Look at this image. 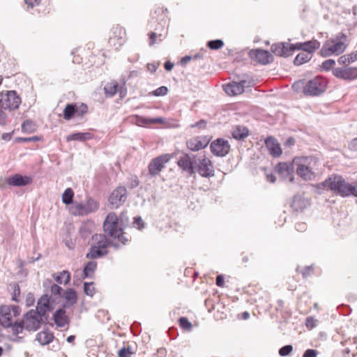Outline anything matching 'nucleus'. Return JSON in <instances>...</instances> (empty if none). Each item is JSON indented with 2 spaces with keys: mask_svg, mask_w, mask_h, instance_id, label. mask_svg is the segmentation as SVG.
<instances>
[{
  "mask_svg": "<svg viewBox=\"0 0 357 357\" xmlns=\"http://www.w3.org/2000/svg\"><path fill=\"white\" fill-rule=\"evenodd\" d=\"M224 45V43L222 40H212L207 43V46L211 50H218Z\"/></svg>",
  "mask_w": 357,
  "mask_h": 357,
  "instance_id": "49530a36",
  "label": "nucleus"
},
{
  "mask_svg": "<svg viewBox=\"0 0 357 357\" xmlns=\"http://www.w3.org/2000/svg\"><path fill=\"white\" fill-rule=\"evenodd\" d=\"M149 45L152 46L155 43H160L163 40V39L165 38V35L163 33H158L155 32H151L149 34Z\"/></svg>",
  "mask_w": 357,
  "mask_h": 357,
  "instance_id": "79ce46f5",
  "label": "nucleus"
},
{
  "mask_svg": "<svg viewBox=\"0 0 357 357\" xmlns=\"http://www.w3.org/2000/svg\"><path fill=\"white\" fill-rule=\"evenodd\" d=\"M133 119L135 123L139 126L153 123H163L165 122L164 119L162 117L146 118L139 115H135Z\"/></svg>",
  "mask_w": 357,
  "mask_h": 357,
  "instance_id": "393cba45",
  "label": "nucleus"
},
{
  "mask_svg": "<svg viewBox=\"0 0 357 357\" xmlns=\"http://www.w3.org/2000/svg\"><path fill=\"white\" fill-rule=\"evenodd\" d=\"M317 319H314L312 317H309L306 319L305 325L307 328L312 329L317 324Z\"/></svg>",
  "mask_w": 357,
  "mask_h": 357,
  "instance_id": "6e6d98bb",
  "label": "nucleus"
},
{
  "mask_svg": "<svg viewBox=\"0 0 357 357\" xmlns=\"http://www.w3.org/2000/svg\"><path fill=\"white\" fill-rule=\"evenodd\" d=\"M139 185V180L137 176H133L130 178V186L131 188H135Z\"/></svg>",
  "mask_w": 357,
  "mask_h": 357,
  "instance_id": "69168bd1",
  "label": "nucleus"
},
{
  "mask_svg": "<svg viewBox=\"0 0 357 357\" xmlns=\"http://www.w3.org/2000/svg\"><path fill=\"white\" fill-rule=\"evenodd\" d=\"M170 159L171 155L169 154H164L151 160L148 166L150 175L151 176L158 175Z\"/></svg>",
  "mask_w": 357,
  "mask_h": 357,
  "instance_id": "f8f14e48",
  "label": "nucleus"
},
{
  "mask_svg": "<svg viewBox=\"0 0 357 357\" xmlns=\"http://www.w3.org/2000/svg\"><path fill=\"white\" fill-rule=\"evenodd\" d=\"M312 59V55H310V53H307L306 52H301L297 54L296 56L294 63L296 66H300L303 63H307Z\"/></svg>",
  "mask_w": 357,
  "mask_h": 357,
  "instance_id": "58836bf2",
  "label": "nucleus"
},
{
  "mask_svg": "<svg viewBox=\"0 0 357 357\" xmlns=\"http://www.w3.org/2000/svg\"><path fill=\"white\" fill-rule=\"evenodd\" d=\"M321 46L320 43L317 40H312L305 43H296L291 44V50H300L303 52L310 53V55L312 56V54L319 49Z\"/></svg>",
  "mask_w": 357,
  "mask_h": 357,
  "instance_id": "dca6fc26",
  "label": "nucleus"
},
{
  "mask_svg": "<svg viewBox=\"0 0 357 357\" xmlns=\"http://www.w3.org/2000/svg\"><path fill=\"white\" fill-rule=\"evenodd\" d=\"M328 82L322 76H316L309 81L299 79L291 86L295 93L305 96H319L326 90Z\"/></svg>",
  "mask_w": 357,
  "mask_h": 357,
  "instance_id": "f257e3e1",
  "label": "nucleus"
},
{
  "mask_svg": "<svg viewBox=\"0 0 357 357\" xmlns=\"http://www.w3.org/2000/svg\"><path fill=\"white\" fill-rule=\"evenodd\" d=\"M8 123V115L3 109L0 107V125L5 126Z\"/></svg>",
  "mask_w": 357,
  "mask_h": 357,
  "instance_id": "4d7b16f0",
  "label": "nucleus"
},
{
  "mask_svg": "<svg viewBox=\"0 0 357 357\" xmlns=\"http://www.w3.org/2000/svg\"><path fill=\"white\" fill-rule=\"evenodd\" d=\"M346 40V36L344 34L328 39L323 45L319 54L324 57L340 55L347 48Z\"/></svg>",
  "mask_w": 357,
  "mask_h": 357,
  "instance_id": "20e7f679",
  "label": "nucleus"
},
{
  "mask_svg": "<svg viewBox=\"0 0 357 357\" xmlns=\"http://www.w3.org/2000/svg\"><path fill=\"white\" fill-rule=\"evenodd\" d=\"M271 50L277 56L287 57L290 52V45L287 43H275Z\"/></svg>",
  "mask_w": 357,
  "mask_h": 357,
  "instance_id": "b1692460",
  "label": "nucleus"
},
{
  "mask_svg": "<svg viewBox=\"0 0 357 357\" xmlns=\"http://www.w3.org/2000/svg\"><path fill=\"white\" fill-rule=\"evenodd\" d=\"M133 354L130 347H123L118 351V357H130Z\"/></svg>",
  "mask_w": 357,
  "mask_h": 357,
  "instance_id": "3c124183",
  "label": "nucleus"
},
{
  "mask_svg": "<svg viewBox=\"0 0 357 357\" xmlns=\"http://www.w3.org/2000/svg\"><path fill=\"white\" fill-rule=\"evenodd\" d=\"M293 163L296 165L297 174L303 179L310 181L315 178L314 169L318 165L317 158L313 156L296 157Z\"/></svg>",
  "mask_w": 357,
  "mask_h": 357,
  "instance_id": "7ed1b4c3",
  "label": "nucleus"
},
{
  "mask_svg": "<svg viewBox=\"0 0 357 357\" xmlns=\"http://www.w3.org/2000/svg\"><path fill=\"white\" fill-rule=\"evenodd\" d=\"M64 308L63 307L59 308L53 314L54 324L59 328L68 327L70 324V319L66 315Z\"/></svg>",
  "mask_w": 357,
  "mask_h": 357,
  "instance_id": "6ab92c4d",
  "label": "nucleus"
},
{
  "mask_svg": "<svg viewBox=\"0 0 357 357\" xmlns=\"http://www.w3.org/2000/svg\"><path fill=\"white\" fill-rule=\"evenodd\" d=\"M93 138V134L91 132H76L73 133L66 137V141H79L85 142Z\"/></svg>",
  "mask_w": 357,
  "mask_h": 357,
  "instance_id": "c756f323",
  "label": "nucleus"
},
{
  "mask_svg": "<svg viewBox=\"0 0 357 357\" xmlns=\"http://www.w3.org/2000/svg\"><path fill=\"white\" fill-rule=\"evenodd\" d=\"M224 282H225L223 276L221 275H218L215 281L216 285L218 287H223Z\"/></svg>",
  "mask_w": 357,
  "mask_h": 357,
  "instance_id": "774afa93",
  "label": "nucleus"
},
{
  "mask_svg": "<svg viewBox=\"0 0 357 357\" xmlns=\"http://www.w3.org/2000/svg\"><path fill=\"white\" fill-rule=\"evenodd\" d=\"M126 188L123 186H119L111 193L109 197V202L113 207L118 208L126 202Z\"/></svg>",
  "mask_w": 357,
  "mask_h": 357,
  "instance_id": "2eb2a0df",
  "label": "nucleus"
},
{
  "mask_svg": "<svg viewBox=\"0 0 357 357\" xmlns=\"http://www.w3.org/2000/svg\"><path fill=\"white\" fill-rule=\"evenodd\" d=\"M43 316L38 314V312L29 310L24 317L23 322L24 328L29 331H36L40 327L43 321Z\"/></svg>",
  "mask_w": 357,
  "mask_h": 357,
  "instance_id": "9d476101",
  "label": "nucleus"
},
{
  "mask_svg": "<svg viewBox=\"0 0 357 357\" xmlns=\"http://www.w3.org/2000/svg\"><path fill=\"white\" fill-rule=\"evenodd\" d=\"M31 182L32 179L31 177L20 174H15L7 179L8 184L13 186H25Z\"/></svg>",
  "mask_w": 357,
  "mask_h": 357,
  "instance_id": "5701e85b",
  "label": "nucleus"
},
{
  "mask_svg": "<svg viewBox=\"0 0 357 357\" xmlns=\"http://www.w3.org/2000/svg\"><path fill=\"white\" fill-rule=\"evenodd\" d=\"M99 202L91 198L87 197L86 203L75 202L70 207V213L74 215L83 216L94 213L99 208Z\"/></svg>",
  "mask_w": 357,
  "mask_h": 357,
  "instance_id": "39448f33",
  "label": "nucleus"
},
{
  "mask_svg": "<svg viewBox=\"0 0 357 357\" xmlns=\"http://www.w3.org/2000/svg\"><path fill=\"white\" fill-rule=\"evenodd\" d=\"M325 183L331 190L337 191L342 196L353 195L354 185L347 183L340 176L329 178Z\"/></svg>",
  "mask_w": 357,
  "mask_h": 357,
  "instance_id": "0eeeda50",
  "label": "nucleus"
},
{
  "mask_svg": "<svg viewBox=\"0 0 357 357\" xmlns=\"http://www.w3.org/2000/svg\"><path fill=\"white\" fill-rule=\"evenodd\" d=\"M47 291L50 292L49 298L52 299V302L56 303L58 298L62 297L63 289L58 284H53Z\"/></svg>",
  "mask_w": 357,
  "mask_h": 357,
  "instance_id": "2f4dec72",
  "label": "nucleus"
},
{
  "mask_svg": "<svg viewBox=\"0 0 357 357\" xmlns=\"http://www.w3.org/2000/svg\"><path fill=\"white\" fill-rule=\"evenodd\" d=\"M317 354L318 352L317 350L310 349L305 351L303 357H317Z\"/></svg>",
  "mask_w": 357,
  "mask_h": 357,
  "instance_id": "680f3d73",
  "label": "nucleus"
},
{
  "mask_svg": "<svg viewBox=\"0 0 357 357\" xmlns=\"http://www.w3.org/2000/svg\"><path fill=\"white\" fill-rule=\"evenodd\" d=\"M22 130L26 132H32L35 130V124L32 121L26 120L22 123Z\"/></svg>",
  "mask_w": 357,
  "mask_h": 357,
  "instance_id": "a18cd8bd",
  "label": "nucleus"
},
{
  "mask_svg": "<svg viewBox=\"0 0 357 357\" xmlns=\"http://www.w3.org/2000/svg\"><path fill=\"white\" fill-rule=\"evenodd\" d=\"M12 292V299L15 302H19V297L20 295V289L17 284L14 283L10 284Z\"/></svg>",
  "mask_w": 357,
  "mask_h": 357,
  "instance_id": "de8ad7c7",
  "label": "nucleus"
},
{
  "mask_svg": "<svg viewBox=\"0 0 357 357\" xmlns=\"http://www.w3.org/2000/svg\"><path fill=\"white\" fill-rule=\"evenodd\" d=\"M21 309L17 305H1L0 307V324L4 328L12 326L13 318L20 314Z\"/></svg>",
  "mask_w": 357,
  "mask_h": 357,
  "instance_id": "6e6552de",
  "label": "nucleus"
},
{
  "mask_svg": "<svg viewBox=\"0 0 357 357\" xmlns=\"http://www.w3.org/2000/svg\"><path fill=\"white\" fill-rule=\"evenodd\" d=\"M248 135V130L243 126H237L232 131V137L238 140H241Z\"/></svg>",
  "mask_w": 357,
  "mask_h": 357,
  "instance_id": "c9c22d12",
  "label": "nucleus"
},
{
  "mask_svg": "<svg viewBox=\"0 0 357 357\" xmlns=\"http://www.w3.org/2000/svg\"><path fill=\"white\" fill-rule=\"evenodd\" d=\"M89 243L105 250H107V248L110 245L114 246L115 248H118L119 247V245L117 243H111L110 241L107 238L106 236L102 234H96L93 235Z\"/></svg>",
  "mask_w": 357,
  "mask_h": 357,
  "instance_id": "f3484780",
  "label": "nucleus"
},
{
  "mask_svg": "<svg viewBox=\"0 0 357 357\" xmlns=\"http://www.w3.org/2000/svg\"><path fill=\"white\" fill-rule=\"evenodd\" d=\"M84 293L91 297L95 294V288L93 287V282H84Z\"/></svg>",
  "mask_w": 357,
  "mask_h": 357,
  "instance_id": "8fccbe9b",
  "label": "nucleus"
},
{
  "mask_svg": "<svg viewBox=\"0 0 357 357\" xmlns=\"http://www.w3.org/2000/svg\"><path fill=\"white\" fill-rule=\"evenodd\" d=\"M133 225L135 227L137 228L139 230L144 228V221L139 216L135 217L134 218Z\"/></svg>",
  "mask_w": 357,
  "mask_h": 357,
  "instance_id": "13d9d810",
  "label": "nucleus"
},
{
  "mask_svg": "<svg viewBox=\"0 0 357 357\" xmlns=\"http://www.w3.org/2000/svg\"><path fill=\"white\" fill-rule=\"evenodd\" d=\"M74 192L68 188L62 194V202L66 205L73 204Z\"/></svg>",
  "mask_w": 357,
  "mask_h": 357,
  "instance_id": "ea45409f",
  "label": "nucleus"
},
{
  "mask_svg": "<svg viewBox=\"0 0 357 357\" xmlns=\"http://www.w3.org/2000/svg\"><path fill=\"white\" fill-rule=\"evenodd\" d=\"M275 172L283 179L287 178L290 175V163L280 162L275 167Z\"/></svg>",
  "mask_w": 357,
  "mask_h": 357,
  "instance_id": "473e14b6",
  "label": "nucleus"
},
{
  "mask_svg": "<svg viewBox=\"0 0 357 357\" xmlns=\"http://www.w3.org/2000/svg\"><path fill=\"white\" fill-rule=\"evenodd\" d=\"M119 84L116 81L107 83L104 87V92L107 97L114 96L118 90Z\"/></svg>",
  "mask_w": 357,
  "mask_h": 357,
  "instance_id": "4c0bfd02",
  "label": "nucleus"
},
{
  "mask_svg": "<svg viewBox=\"0 0 357 357\" xmlns=\"http://www.w3.org/2000/svg\"><path fill=\"white\" fill-rule=\"evenodd\" d=\"M40 2V0H24V3L28 8H33L34 6H38Z\"/></svg>",
  "mask_w": 357,
  "mask_h": 357,
  "instance_id": "e2e57ef3",
  "label": "nucleus"
},
{
  "mask_svg": "<svg viewBox=\"0 0 357 357\" xmlns=\"http://www.w3.org/2000/svg\"><path fill=\"white\" fill-rule=\"evenodd\" d=\"M238 82L241 84L243 91L245 88H248L254 85V80L250 77L240 80Z\"/></svg>",
  "mask_w": 357,
  "mask_h": 357,
  "instance_id": "5fc2aeb1",
  "label": "nucleus"
},
{
  "mask_svg": "<svg viewBox=\"0 0 357 357\" xmlns=\"http://www.w3.org/2000/svg\"><path fill=\"white\" fill-rule=\"evenodd\" d=\"M53 303H54V302H52V299L49 298L48 293H46L38 300L36 309L33 310V311H37L38 314L45 317L47 311H50L53 309Z\"/></svg>",
  "mask_w": 357,
  "mask_h": 357,
  "instance_id": "a211bd4d",
  "label": "nucleus"
},
{
  "mask_svg": "<svg viewBox=\"0 0 357 357\" xmlns=\"http://www.w3.org/2000/svg\"><path fill=\"white\" fill-rule=\"evenodd\" d=\"M209 139L206 137H197L191 139L186 142L188 149L192 151H197L204 149L208 144Z\"/></svg>",
  "mask_w": 357,
  "mask_h": 357,
  "instance_id": "412c9836",
  "label": "nucleus"
},
{
  "mask_svg": "<svg viewBox=\"0 0 357 357\" xmlns=\"http://www.w3.org/2000/svg\"><path fill=\"white\" fill-rule=\"evenodd\" d=\"M76 112L75 105L73 104H68L63 111V117L66 120H70L73 118Z\"/></svg>",
  "mask_w": 357,
  "mask_h": 357,
  "instance_id": "37998d69",
  "label": "nucleus"
},
{
  "mask_svg": "<svg viewBox=\"0 0 357 357\" xmlns=\"http://www.w3.org/2000/svg\"><path fill=\"white\" fill-rule=\"evenodd\" d=\"M97 268V262L95 261H89L83 270V278H91Z\"/></svg>",
  "mask_w": 357,
  "mask_h": 357,
  "instance_id": "e433bc0d",
  "label": "nucleus"
},
{
  "mask_svg": "<svg viewBox=\"0 0 357 357\" xmlns=\"http://www.w3.org/2000/svg\"><path fill=\"white\" fill-rule=\"evenodd\" d=\"M280 356H287L290 354V344L285 345L280 348L278 351Z\"/></svg>",
  "mask_w": 357,
  "mask_h": 357,
  "instance_id": "bf43d9fd",
  "label": "nucleus"
},
{
  "mask_svg": "<svg viewBox=\"0 0 357 357\" xmlns=\"http://www.w3.org/2000/svg\"><path fill=\"white\" fill-rule=\"evenodd\" d=\"M335 64V61L333 59H328L324 61L321 65V69L322 70L328 71L333 68Z\"/></svg>",
  "mask_w": 357,
  "mask_h": 357,
  "instance_id": "603ef678",
  "label": "nucleus"
},
{
  "mask_svg": "<svg viewBox=\"0 0 357 357\" xmlns=\"http://www.w3.org/2000/svg\"><path fill=\"white\" fill-rule=\"evenodd\" d=\"M12 331L13 334L15 335H17L18 334L21 333L24 328V324L23 321L20 322H15L14 324L12 323Z\"/></svg>",
  "mask_w": 357,
  "mask_h": 357,
  "instance_id": "c03bdc74",
  "label": "nucleus"
},
{
  "mask_svg": "<svg viewBox=\"0 0 357 357\" xmlns=\"http://www.w3.org/2000/svg\"><path fill=\"white\" fill-rule=\"evenodd\" d=\"M62 296L66 303L63 305V307H69L75 305L77 301V295L75 289H68L63 292Z\"/></svg>",
  "mask_w": 357,
  "mask_h": 357,
  "instance_id": "a878e982",
  "label": "nucleus"
},
{
  "mask_svg": "<svg viewBox=\"0 0 357 357\" xmlns=\"http://www.w3.org/2000/svg\"><path fill=\"white\" fill-rule=\"evenodd\" d=\"M357 61V52H353L349 54H344L341 56L337 62L340 65L342 66H348L351 63Z\"/></svg>",
  "mask_w": 357,
  "mask_h": 357,
  "instance_id": "72a5a7b5",
  "label": "nucleus"
},
{
  "mask_svg": "<svg viewBox=\"0 0 357 357\" xmlns=\"http://www.w3.org/2000/svg\"><path fill=\"white\" fill-rule=\"evenodd\" d=\"M192 59V56H185L184 57H183L181 60H180V63L181 65L182 66H185L189 61H190Z\"/></svg>",
  "mask_w": 357,
  "mask_h": 357,
  "instance_id": "338daca9",
  "label": "nucleus"
},
{
  "mask_svg": "<svg viewBox=\"0 0 357 357\" xmlns=\"http://www.w3.org/2000/svg\"><path fill=\"white\" fill-rule=\"evenodd\" d=\"M89 252L86 253V257L91 259L100 258L106 255L108 252L107 250L102 249L96 245H90Z\"/></svg>",
  "mask_w": 357,
  "mask_h": 357,
  "instance_id": "c85d7f7f",
  "label": "nucleus"
},
{
  "mask_svg": "<svg viewBox=\"0 0 357 357\" xmlns=\"http://www.w3.org/2000/svg\"><path fill=\"white\" fill-rule=\"evenodd\" d=\"M180 326L186 331H191L192 328V324L189 321V320L185 317H180L178 319Z\"/></svg>",
  "mask_w": 357,
  "mask_h": 357,
  "instance_id": "09e8293b",
  "label": "nucleus"
},
{
  "mask_svg": "<svg viewBox=\"0 0 357 357\" xmlns=\"http://www.w3.org/2000/svg\"><path fill=\"white\" fill-rule=\"evenodd\" d=\"M211 152L218 157H224L229 153L230 145L226 139L218 138L214 140L210 146Z\"/></svg>",
  "mask_w": 357,
  "mask_h": 357,
  "instance_id": "ddd939ff",
  "label": "nucleus"
},
{
  "mask_svg": "<svg viewBox=\"0 0 357 357\" xmlns=\"http://www.w3.org/2000/svg\"><path fill=\"white\" fill-rule=\"evenodd\" d=\"M52 278L59 284H67L70 280V273L68 271H63L59 273H53Z\"/></svg>",
  "mask_w": 357,
  "mask_h": 357,
  "instance_id": "f704fd0d",
  "label": "nucleus"
},
{
  "mask_svg": "<svg viewBox=\"0 0 357 357\" xmlns=\"http://www.w3.org/2000/svg\"><path fill=\"white\" fill-rule=\"evenodd\" d=\"M206 126V121L205 120H200L195 123L191 124L190 128H198L199 129H204Z\"/></svg>",
  "mask_w": 357,
  "mask_h": 357,
  "instance_id": "052dcab7",
  "label": "nucleus"
},
{
  "mask_svg": "<svg viewBox=\"0 0 357 357\" xmlns=\"http://www.w3.org/2000/svg\"><path fill=\"white\" fill-rule=\"evenodd\" d=\"M54 337L52 333L49 331H43L36 335V340L42 345H46L52 342Z\"/></svg>",
  "mask_w": 357,
  "mask_h": 357,
  "instance_id": "7c9ffc66",
  "label": "nucleus"
},
{
  "mask_svg": "<svg viewBox=\"0 0 357 357\" xmlns=\"http://www.w3.org/2000/svg\"><path fill=\"white\" fill-rule=\"evenodd\" d=\"M265 145L270 154L275 158L282 154V149L277 139L273 137H268L265 140Z\"/></svg>",
  "mask_w": 357,
  "mask_h": 357,
  "instance_id": "4be33fe9",
  "label": "nucleus"
},
{
  "mask_svg": "<svg viewBox=\"0 0 357 357\" xmlns=\"http://www.w3.org/2000/svg\"><path fill=\"white\" fill-rule=\"evenodd\" d=\"M197 155L183 153L178 160L177 165L183 172L188 173L190 176L195 174Z\"/></svg>",
  "mask_w": 357,
  "mask_h": 357,
  "instance_id": "9b49d317",
  "label": "nucleus"
},
{
  "mask_svg": "<svg viewBox=\"0 0 357 357\" xmlns=\"http://www.w3.org/2000/svg\"><path fill=\"white\" fill-rule=\"evenodd\" d=\"M333 74L339 79L345 80H353L357 78V68L343 66L341 68H335L333 69Z\"/></svg>",
  "mask_w": 357,
  "mask_h": 357,
  "instance_id": "4468645a",
  "label": "nucleus"
},
{
  "mask_svg": "<svg viewBox=\"0 0 357 357\" xmlns=\"http://www.w3.org/2000/svg\"><path fill=\"white\" fill-rule=\"evenodd\" d=\"M250 56L251 58L262 64H267L272 60V56L269 52L259 49L251 50L250 52Z\"/></svg>",
  "mask_w": 357,
  "mask_h": 357,
  "instance_id": "aec40b11",
  "label": "nucleus"
},
{
  "mask_svg": "<svg viewBox=\"0 0 357 357\" xmlns=\"http://www.w3.org/2000/svg\"><path fill=\"white\" fill-rule=\"evenodd\" d=\"M195 167L197 172L202 177L209 178L214 176L213 164L205 155L197 156Z\"/></svg>",
  "mask_w": 357,
  "mask_h": 357,
  "instance_id": "1a4fd4ad",
  "label": "nucleus"
},
{
  "mask_svg": "<svg viewBox=\"0 0 357 357\" xmlns=\"http://www.w3.org/2000/svg\"><path fill=\"white\" fill-rule=\"evenodd\" d=\"M123 218H118L115 213H109L103 223V229L105 233L113 238L117 239L122 245H125L128 239L123 236Z\"/></svg>",
  "mask_w": 357,
  "mask_h": 357,
  "instance_id": "f03ea898",
  "label": "nucleus"
},
{
  "mask_svg": "<svg viewBox=\"0 0 357 357\" xmlns=\"http://www.w3.org/2000/svg\"><path fill=\"white\" fill-rule=\"evenodd\" d=\"M92 224L85 223L83 224L79 228V234L84 239H86L92 233Z\"/></svg>",
  "mask_w": 357,
  "mask_h": 357,
  "instance_id": "a19ab883",
  "label": "nucleus"
},
{
  "mask_svg": "<svg viewBox=\"0 0 357 357\" xmlns=\"http://www.w3.org/2000/svg\"><path fill=\"white\" fill-rule=\"evenodd\" d=\"M224 90L229 96H237L243 93V89L238 82H231L225 85Z\"/></svg>",
  "mask_w": 357,
  "mask_h": 357,
  "instance_id": "bb28decb",
  "label": "nucleus"
},
{
  "mask_svg": "<svg viewBox=\"0 0 357 357\" xmlns=\"http://www.w3.org/2000/svg\"><path fill=\"white\" fill-rule=\"evenodd\" d=\"M35 302L34 296L32 294L29 293L27 295L26 299V303L27 306L32 305Z\"/></svg>",
  "mask_w": 357,
  "mask_h": 357,
  "instance_id": "0e129e2a",
  "label": "nucleus"
},
{
  "mask_svg": "<svg viewBox=\"0 0 357 357\" xmlns=\"http://www.w3.org/2000/svg\"><path fill=\"white\" fill-rule=\"evenodd\" d=\"M21 98L15 91H2L0 92V107L4 110L13 111L18 109Z\"/></svg>",
  "mask_w": 357,
  "mask_h": 357,
  "instance_id": "423d86ee",
  "label": "nucleus"
},
{
  "mask_svg": "<svg viewBox=\"0 0 357 357\" xmlns=\"http://www.w3.org/2000/svg\"><path fill=\"white\" fill-rule=\"evenodd\" d=\"M168 93V89L167 86H162L155 90L153 91L151 93L155 96H163L167 95Z\"/></svg>",
  "mask_w": 357,
  "mask_h": 357,
  "instance_id": "864d4df0",
  "label": "nucleus"
},
{
  "mask_svg": "<svg viewBox=\"0 0 357 357\" xmlns=\"http://www.w3.org/2000/svg\"><path fill=\"white\" fill-rule=\"evenodd\" d=\"M113 36H109V43L115 46L116 40V43L119 45H121L123 44V35L125 34L124 31L119 26L114 27L112 29Z\"/></svg>",
  "mask_w": 357,
  "mask_h": 357,
  "instance_id": "cd10ccee",
  "label": "nucleus"
}]
</instances>
